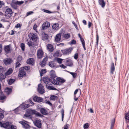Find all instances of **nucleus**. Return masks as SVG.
Masks as SVG:
<instances>
[{"instance_id":"f257e3e1","label":"nucleus","mask_w":129,"mask_h":129,"mask_svg":"<svg viewBox=\"0 0 129 129\" xmlns=\"http://www.w3.org/2000/svg\"><path fill=\"white\" fill-rule=\"evenodd\" d=\"M50 77L49 78L45 77L43 78V80L44 82L46 84H48V85H51L52 82L55 80V79L56 77L55 71L53 70H51L50 73Z\"/></svg>"},{"instance_id":"f03ea898","label":"nucleus","mask_w":129,"mask_h":129,"mask_svg":"<svg viewBox=\"0 0 129 129\" xmlns=\"http://www.w3.org/2000/svg\"><path fill=\"white\" fill-rule=\"evenodd\" d=\"M53 82H52L53 84L56 85H61L62 83H64L66 80L63 78H61L60 77H57L56 79L54 80Z\"/></svg>"},{"instance_id":"7ed1b4c3","label":"nucleus","mask_w":129,"mask_h":129,"mask_svg":"<svg viewBox=\"0 0 129 129\" xmlns=\"http://www.w3.org/2000/svg\"><path fill=\"white\" fill-rule=\"evenodd\" d=\"M29 38L31 40L34 42L37 41L38 39V36L35 33H31L29 35Z\"/></svg>"},{"instance_id":"20e7f679","label":"nucleus","mask_w":129,"mask_h":129,"mask_svg":"<svg viewBox=\"0 0 129 129\" xmlns=\"http://www.w3.org/2000/svg\"><path fill=\"white\" fill-rule=\"evenodd\" d=\"M44 86L41 84H39L38 87V91L39 93L41 94H43L45 93V91L43 89Z\"/></svg>"},{"instance_id":"39448f33","label":"nucleus","mask_w":129,"mask_h":129,"mask_svg":"<svg viewBox=\"0 0 129 129\" xmlns=\"http://www.w3.org/2000/svg\"><path fill=\"white\" fill-rule=\"evenodd\" d=\"M13 13L12 10L10 8H8L6 9L5 12V16H8L9 17H11Z\"/></svg>"},{"instance_id":"423d86ee","label":"nucleus","mask_w":129,"mask_h":129,"mask_svg":"<svg viewBox=\"0 0 129 129\" xmlns=\"http://www.w3.org/2000/svg\"><path fill=\"white\" fill-rule=\"evenodd\" d=\"M50 26V23L46 21L42 25V29L43 30H45L48 28Z\"/></svg>"},{"instance_id":"0eeeda50","label":"nucleus","mask_w":129,"mask_h":129,"mask_svg":"<svg viewBox=\"0 0 129 129\" xmlns=\"http://www.w3.org/2000/svg\"><path fill=\"white\" fill-rule=\"evenodd\" d=\"M73 50L72 48H69L67 49H66L61 51L62 53L64 55H67L70 53Z\"/></svg>"},{"instance_id":"6e6552de","label":"nucleus","mask_w":129,"mask_h":129,"mask_svg":"<svg viewBox=\"0 0 129 129\" xmlns=\"http://www.w3.org/2000/svg\"><path fill=\"white\" fill-rule=\"evenodd\" d=\"M49 65L50 67L53 69L59 67L56 64L55 62L53 61H51L49 62Z\"/></svg>"},{"instance_id":"1a4fd4ad","label":"nucleus","mask_w":129,"mask_h":129,"mask_svg":"<svg viewBox=\"0 0 129 129\" xmlns=\"http://www.w3.org/2000/svg\"><path fill=\"white\" fill-rule=\"evenodd\" d=\"M64 62L65 64L68 66L71 67L73 65V63L72 60L70 59H64Z\"/></svg>"},{"instance_id":"9d476101","label":"nucleus","mask_w":129,"mask_h":129,"mask_svg":"<svg viewBox=\"0 0 129 129\" xmlns=\"http://www.w3.org/2000/svg\"><path fill=\"white\" fill-rule=\"evenodd\" d=\"M40 120L35 119L34 122V124L39 128L41 127V123Z\"/></svg>"},{"instance_id":"9b49d317","label":"nucleus","mask_w":129,"mask_h":129,"mask_svg":"<svg viewBox=\"0 0 129 129\" xmlns=\"http://www.w3.org/2000/svg\"><path fill=\"white\" fill-rule=\"evenodd\" d=\"M10 45L4 46V50L5 52L7 53H9L11 52V49L10 48Z\"/></svg>"},{"instance_id":"f8f14e48","label":"nucleus","mask_w":129,"mask_h":129,"mask_svg":"<svg viewBox=\"0 0 129 129\" xmlns=\"http://www.w3.org/2000/svg\"><path fill=\"white\" fill-rule=\"evenodd\" d=\"M0 125L1 127L4 128H7L10 126L9 122L2 123V122L0 121Z\"/></svg>"},{"instance_id":"ddd939ff","label":"nucleus","mask_w":129,"mask_h":129,"mask_svg":"<svg viewBox=\"0 0 129 129\" xmlns=\"http://www.w3.org/2000/svg\"><path fill=\"white\" fill-rule=\"evenodd\" d=\"M19 123L22 125L23 127L24 128L28 129L30 127V126L23 121H20L19 122Z\"/></svg>"},{"instance_id":"4468645a","label":"nucleus","mask_w":129,"mask_h":129,"mask_svg":"<svg viewBox=\"0 0 129 129\" xmlns=\"http://www.w3.org/2000/svg\"><path fill=\"white\" fill-rule=\"evenodd\" d=\"M78 36L80 39V40L81 42L84 50H86L85 42L84 39L82 38L80 34H78Z\"/></svg>"},{"instance_id":"2eb2a0df","label":"nucleus","mask_w":129,"mask_h":129,"mask_svg":"<svg viewBox=\"0 0 129 129\" xmlns=\"http://www.w3.org/2000/svg\"><path fill=\"white\" fill-rule=\"evenodd\" d=\"M43 54V52L41 50H38L37 52V55L38 58L39 59L41 58Z\"/></svg>"},{"instance_id":"dca6fc26","label":"nucleus","mask_w":129,"mask_h":129,"mask_svg":"<svg viewBox=\"0 0 129 129\" xmlns=\"http://www.w3.org/2000/svg\"><path fill=\"white\" fill-rule=\"evenodd\" d=\"M33 100L34 101L39 103L42 102L43 101L42 98L37 96H35L34 97Z\"/></svg>"},{"instance_id":"f3484780","label":"nucleus","mask_w":129,"mask_h":129,"mask_svg":"<svg viewBox=\"0 0 129 129\" xmlns=\"http://www.w3.org/2000/svg\"><path fill=\"white\" fill-rule=\"evenodd\" d=\"M27 63L28 64H31L34 65V58H32L28 59L27 60Z\"/></svg>"},{"instance_id":"a211bd4d","label":"nucleus","mask_w":129,"mask_h":129,"mask_svg":"<svg viewBox=\"0 0 129 129\" xmlns=\"http://www.w3.org/2000/svg\"><path fill=\"white\" fill-rule=\"evenodd\" d=\"M47 61V59L46 58H44L42 61L41 62L40 64L42 67L45 66L46 65V62Z\"/></svg>"},{"instance_id":"6ab92c4d","label":"nucleus","mask_w":129,"mask_h":129,"mask_svg":"<svg viewBox=\"0 0 129 129\" xmlns=\"http://www.w3.org/2000/svg\"><path fill=\"white\" fill-rule=\"evenodd\" d=\"M47 48L48 50L50 52H53L54 50L53 46L51 44H48L47 46Z\"/></svg>"},{"instance_id":"aec40b11","label":"nucleus","mask_w":129,"mask_h":129,"mask_svg":"<svg viewBox=\"0 0 129 129\" xmlns=\"http://www.w3.org/2000/svg\"><path fill=\"white\" fill-rule=\"evenodd\" d=\"M40 111L42 114L44 115H47L48 114L47 111L44 108H41L40 109Z\"/></svg>"},{"instance_id":"412c9836","label":"nucleus","mask_w":129,"mask_h":129,"mask_svg":"<svg viewBox=\"0 0 129 129\" xmlns=\"http://www.w3.org/2000/svg\"><path fill=\"white\" fill-rule=\"evenodd\" d=\"M52 28L55 30H57L59 28V25L58 23H55L52 26Z\"/></svg>"},{"instance_id":"4be33fe9","label":"nucleus","mask_w":129,"mask_h":129,"mask_svg":"<svg viewBox=\"0 0 129 129\" xmlns=\"http://www.w3.org/2000/svg\"><path fill=\"white\" fill-rule=\"evenodd\" d=\"M13 72L12 69L11 68H10L5 73V75L6 76L9 75L12 73Z\"/></svg>"},{"instance_id":"5701e85b","label":"nucleus","mask_w":129,"mask_h":129,"mask_svg":"<svg viewBox=\"0 0 129 129\" xmlns=\"http://www.w3.org/2000/svg\"><path fill=\"white\" fill-rule=\"evenodd\" d=\"M115 70V68L114 63L112 62L111 64L110 69V73L111 74H112L113 73Z\"/></svg>"},{"instance_id":"b1692460","label":"nucleus","mask_w":129,"mask_h":129,"mask_svg":"<svg viewBox=\"0 0 129 129\" xmlns=\"http://www.w3.org/2000/svg\"><path fill=\"white\" fill-rule=\"evenodd\" d=\"M99 4L104 8L105 6V3L104 0H99Z\"/></svg>"},{"instance_id":"393cba45","label":"nucleus","mask_w":129,"mask_h":129,"mask_svg":"<svg viewBox=\"0 0 129 129\" xmlns=\"http://www.w3.org/2000/svg\"><path fill=\"white\" fill-rule=\"evenodd\" d=\"M4 62L6 65L10 64L12 62V60L10 59H7L4 60Z\"/></svg>"},{"instance_id":"a878e982","label":"nucleus","mask_w":129,"mask_h":129,"mask_svg":"<svg viewBox=\"0 0 129 129\" xmlns=\"http://www.w3.org/2000/svg\"><path fill=\"white\" fill-rule=\"evenodd\" d=\"M5 92L8 95H9L12 92V90L11 88L7 87L5 89Z\"/></svg>"},{"instance_id":"bb28decb","label":"nucleus","mask_w":129,"mask_h":129,"mask_svg":"<svg viewBox=\"0 0 129 129\" xmlns=\"http://www.w3.org/2000/svg\"><path fill=\"white\" fill-rule=\"evenodd\" d=\"M48 84H46V88L50 90H56L57 89L52 86H50V85H48Z\"/></svg>"},{"instance_id":"cd10ccee","label":"nucleus","mask_w":129,"mask_h":129,"mask_svg":"<svg viewBox=\"0 0 129 129\" xmlns=\"http://www.w3.org/2000/svg\"><path fill=\"white\" fill-rule=\"evenodd\" d=\"M61 39V36L60 34H58L56 35L55 38V40L56 42L60 41Z\"/></svg>"},{"instance_id":"c85d7f7f","label":"nucleus","mask_w":129,"mask_h":129,"mask_svg":"<svg viewBox=\"0 0 129 129\" xmlns=\"http://www.w3.org/2000/svg\"><path fill=\"white\" fill-rule=\"evenodd\" d=\"M24 104L23 103L22 104H21L19 106V107H20L21 106H22V108L21 107V108H23L24 109H25L27 108H28V107H29V105L28 104H25L24 105Z\"/></svg>"},{"instance_id":"c756f323","label":"nucleus","mask_w":129,"mask_h":129,"mask_svg":"<svg viewBox=\"0 0 129 129\" xmlns=\"http://www.w3.org/2000/svg\"><path fill=\"white\" fill-rule=\"evenodd\" d=\"M0 81H2L5 78H6V76L5 75H4L3 73H0Z\"/></svg>"},{"instance_id":"7c9ffc66","label":"nucleus","mask_w":129,"mask_h":129,"mask_svg":"<svg viewBox=\"0 0 129 129\" xmlns=\"http://www.w3.org/2000/svg\"><path fill=\"white\" fill-rule=\"evenodd\" d=\"M125 118L127 122L129 123V113H127L125 114Z\"/></svg>"},{"instance_id":"2f4dec72","label":"nucleus","mask_w":129,"mask_h":129,"mask_svg":"<svg viewBox=\"0 0 129 129\" xmlns=\"http://www.w3.org/2000/svg\"><path fill=\"white\" fill-rule=\"evenodd\" d=\"M11 5V6L15 9H16L17 8L18 6L16 2L12 3Z\"/></svg>"},{"instance_id":"473e14b6","label":"nucleus","mask_w":129,"mask_h":129,"mask_svg":"<svg viewBox=\"0 0 129 129\" xmlns=\"http://www.w3.org/2000/svg\"><path fill=\"white\" fill-rule=\"evenodd\" d=\"M42 39L43 40H47L48 38V35L45 33L42 34Z\"/></svg>"},{"instance_id":"72a5a7b5","label":"nucleus","mask_w":129,"mask_h":129,"mask_svg":"<svg viewBox=\"0 0 129 129\" xmlns=\"http://www.w3.org/2000/svg\"><path fill=\"white\" fill-rule=\"evenodd\" d=\"M26 73L25 72L19 73L18 76L19 77L22 78L23 77L25 76Z\"/></svg>"},{"instance_id":"f704fd0d","label":"nucleus","mask_w":129,"mask_h":129,"mask_svg":"<svg viewBox=\"0 0 129 129\" xmlns=\"http://www.w3.org/2000/svg\"><path fill=\"white\" fill-rule=\"evenodd\" d=\"M27 44L28 46L29 47H33L34 45H35L34 44V42L30 41H28Z\"/></svg>"},{"instance_id":"c9c22d12","label":"nucleus","mask_w":129,"mask_h":129,"mask_svg":"<svg viewBox=\"0 0 129 129\" xmlns=\"http://www.w3.org/2000/svg\"><path fill=\"white\" fill-rule=\"evenodd\" d=\"M115 122V119H113L111 121V125L110 129H113Z\"/></svg>"},{"instance_id":"e433bc0d","label":"nucleus","mask_w":129,"mask_h":129,"mask_svg":"<svg viewBox=\"0 0 129 129\" xmlns=\"http://www.w3.org/2000/svg\"><path fill=\"white\" fill-rule=\"evenodd\" d=\"M15 81V80L12 79H10L8 82V84L9 85H11Z\"/></svg>"},{"instance_id":"4c0bfd02","label":"nucleus","mask_w":129,"mask_h":129,"mask_svg":"<svg viewBox=\"0 0 129 129\" xmlns=\"http://www.w3.org/2000/svg\"><path fill=\"white\" fill-rule=\"evenodd\" d=\"M63 36L65 38L68 39L70 37V34L68 33L64 34H63Z\"/></svg>"},{"instance_id":"58836bf2","label":"nucleus","mask_w":129,"mask_h":129,"mask_svg":"<svg viewBox=\"0 0 129 129\" xmlns=\"http://www.w3.org/2000/svg\"><path fill=\"white\" fill-rule=\"evenodd\" d=\"M58 97L57 96L55 95H53L51 96L50 97V100H51L54 101L55 100L57 99Z\"/></svg>"},{"instance_id":"ea45409f","label":"nucleus","mask_w":129,"mask_h":129,"mask_svg":"<svg viewBox=\"0 0 129 129\" xmlns=\"http://www.w3.org/2000/svg\"><path fill=\"white\" fill-rule=\"evenodd\" d=\"M20 47L22 51H24L25 50V46L24 43H22L20 45Z\"/></svg>"},{"instance_id":"a19ab883","label":"nucleus","mask_w":129,"mask_h":129,"mask_svg":"<svg viewBox=\"0 0 129 129\" xmlns=\"http://www.w3.org/2000/svg\"><path fill=\"white\" fill-rule=\"evenodd\" d=\"M89 126V124L88 123H86L83 125L84 129H87Z\"/></svg>"},{"instance_id":"79ce46f5","label":"nucleus","mask_w":129,"mask_h":129,"mask_svg":"<svg viewBox=\"0 0 129 129\" xmlns=\"http://www.w3.org/2000/svg\"><path fill=\"white\" fill-rule=\"evenodd\" d=\"M35 115L36 116H39L41 117H42L44 116L43 115H42L40 113L37 112L36 113Z\"/></svg>"},{"instance_id":"37998d69","label":"nucleus","mask_w":129,"mask_h":129,"mask_svg":"<svg viewBox=\"0 0 129 129\" xmlns=\"http://www.w3.org/2000/svg\"><path fill=\"white\" fill-rule=\"evenodd\" d=\"M46 71L45 69H42L41 70V71L40 72V75L41 76H42L43 75L46 73Z\"/></svg>"},{"instance_id":"c03bdc74","label":"nucleus","mask_w":129,"mask_h":129,"mask_svg":"<svg viewBox=\"0 0 129 129\" xmlns=\"http://www.w3.org/2000/svg\"><path fill=\"white\" fill-rule=\"evenodd\" d=\"M56 60L58 63L60 64L62 63L63 59L59 58H57Z\"/></svg>"},{"instance_id":"a18cd8bd","label":"nucleus","mask_w":129,"mask_h":129,"mask_svg":"<svg viewBox=\"0 0 129 129\" xmlns=\"http://www.w3.org/2000/svg\"><path fill=\"white\" fill-rule=\"evenodd\" d=\"M16 2V4H17V5H21L24 3V2L23 1H17Z\"/></svg>"},{"instance_id":"49530a36","label":"nucleus","mask_w":129,"mask_h":129,"mask_svg":"<svg viewBox=\"0 0 129 129\" xmlns=\"http://www.w3.org/2000/svg\"><path fill=\"white\" fill-rule=\"evenodd\" d=\"M69 72L71 74L74 78H75L77 74L76 73L71 72Z\"/></svg>"},{"instance_id":"de8ad7c7","label":"nucleus","mask_w":129,"mask_h":129,"mask_svg":"<svg viewBox=\"0 0 129 129\" xmlns=\"http://www.w3.org/2000/svg\"><path fill=\"white\" fill-rule=\"evenodd\" d=\"M5 71L4 68L0 66V73H3Z\"/></svg>"},{"instance_id":"09e8293b","label":"nucleus","mask_w":129,"mask_h":129,"mask_svg":"<svg viewBox=\"0 0 129 129\" xmlns=\"http://www.w3.org/2000/svg\"><path fill=\"white\" fill-rule=\"evenodd\" d=\"M22 59V57L20 55L19 56L17 57V61L20 62Z\"/></svg>"},{"instance_id":"8fccbe9b","label":"nucleus","mask_w":129,"mask_h":129,"mask_svg":"<svg viewBox=\"0 0 129 129\" xmlns=\"http://www.w3.org/2000/svg\"><path fill=\"white\" fill-rule=\"evenodd\" d=\"M72 23L73 24L74 26L76 29L77 30H78L79 29L77 27V24L74 21H73L72 22Z\"/></svg>"},{"instance_id":"3c124183","label":"nucleus","mask_w":129,"mask_h":129,"mask_svg":"<svg viewBox=\"0 0 129 129\" xmlns=\"http://www.w3.org/2000/svg\"><path fill=\"white\" fill-rule=\"evenodd\" d=\"M31 113V114H36V113L37 111H36L35 110H31L29 111Z\"/></svg>"},{"instance_id":"603ef678","label":"nucleus","mask_w":129,"mask_h":129,"mask_svg":"<svg viewBox=\"0 0 129 129\" xmlns=\"http://www.w3.org/2000/svg\"><path fill=\"white\" fill-rule=\"evenodd\" d=\"M43 11L44 12L48 13L50 14L52 13V12L51 11L48 10L44 9H43Z\"/></svg>"},{"instance_id":"864d4df0","label":"nucleus","mask_w":129,"mask_h":129,"mask_svg":"<svg viewBox=\"0 0 129 129\" xmlns=\"http://www.w3.org/2000/svg\"><path fill=\"white\" fill-rule=\"evenodd\" d=\"M45 103L46 104H48L50 106H52V104L50 103V102L49 101H47V100H46Z\"/></svg>"},{"instance_id":"5fc2aeb1","label":"nucleus","mask_w":129,"mask_h":129,"mask_svg":"<svg viewBox=\"0 0 129 129\" xmlns=\"http://www.w3.org/2000/svg\"><path fill=\"white\" fill-rule=\"evenodd\" d=\"M24 69L25 70H29L30 69V67L29 66H25L23 67Z\"/></svg>"},{"instance_id":"6e6d98bb","label":"nucleus","mask_w":129,"mask_h":129,"mask_svg":"<svg viewBox=\"0 0 129 129\" xmlns=\"http://www.w3.org/2000/svg\"><path fill=\"white\" fill-rule=\"evenodd\" d=\"M21 64L19 63V62L17 61L16 63V66L15 68H17L20 67Z\"/></svg>"},{"instance_id":"4d7b16f0","label":"nucleus","mask_w":129,"mask_h":129,"mask_svg":"<svg viewBox=\"0 0 129 129\" xmlns=\"http://www.w3.org/2000/svg\"><path fill=\"white\" fill-rule=\"evenodd\" d=\"M61 114H62V121H63V118L64 117V110H62L61 111Z\"/></svg>"},{"instance_id":"13d9d810","label":"nucleus","mask_w":129,"mask_h":129,"mask_svg":"<svg viewBox=\"0 0 129 129\" xmlns=\"http://www.w3.org/2000/svg\"><path fill=\"white\" fill-rule=\"evenodd\" d=\"M4 117V116L3 114L0 113V120H2Z\"/></svg>"},{"instance_id":"bf43d9fd","label":"nucleus","mask_w":129,"mask_h":129,"mask_svg":"<svg viewBox=\"0 0 129 129\" xmlns=\"http://www.w3.org/2000/svg\"><path fill=\"white\" fill-rule=\"evenodd\" d=\"M24 70H25L23 67L20 68L19 69V73L25 72L24 71Z\"/></svg>"},{"instance_id":"052dcab7","label":"nucleus","mask_w":129,"mask_h":129,"mask_svg":"<svg viewBox=\"0 0 129 129\" xmlns=\"http://www.w3.org/2000/svg\"><path fill=\"white\" fill-rule=\"evenodd\" d=\"M74 58L75 59H77L78 58V54L77 53H75L74 55Z\"/></svg>"},{"instance_id":"680f3d73","label":"nucleus","mask_w":129,"mask_h":129,"mask_svg":"<svg viewBox=\"0 0 129 129\" xmlns=\"http://www.w3.org/2000/svg\"><path fill=\"white\" fill-rule=\"evenodd\" d=\"M33 13V11H29L26 14V15L28 16L32 14Z\"/></svg>"},{"instance_id":"e2e57ef3","label":"nucleus","mask_w":129,"mask_h":129,"mask_svg":"<svg viewBox=\"0 0 129 129\" xmlns=\"http://www.w3.org/2000/svg\"><path fill=\"white\" fill-rule=\"evenodd\" d=\"M9 127L10 128V129H17L16 126H14L13 125H10Z\"/></svg>"},{"instance_id":"0e129e2a","label":"nucleus","mask_w":129,"mask_h":129,"mask_svg":"<svg viewBox=\"0 0 129 129\" xmlns=\"http://www.w3.org/2000/svg\"><path fill=\"white\" fill-rule=\"evenodd\" d=\"M76 42L75 40L74 39L72 40L71 44H75L76 43Z\"/></svg>"},{"instance_id":"69168bd1","label":"nucleus","mask_w":129,"mask_h":129,"mask_svg":"<svg viewBox=\"0 0 129 129\" xmlns=\"http://www.w3.org/2000/svg\"><path fill=\"white\" fill-rule=\"evenodd\" d=\"M6 98V96L4 95L0 96V100H4Z\"/></svg>"},{"instance_id":"338daca9","label":"nucleus","mask_w":129,"mask_h":129,"mask_svg":"<svg viewBox=\"0 0 129 129\" xmlns=\"http://www.w3.org/2000/svg\"><path fill=\"white\" fill-rule=\"evenodd\" d=\"M69 126V124H66L64 125L63 129H68Z\"/></svg>"},{"instance_id":"774afa93","label":"nucleus","mask_w":129,"mask_h":129,"mask_svg":"<svg viewBox=\"0 0 129 129\" xmlns=\"http://www.w3.org/2000/svg\"><path fill=\"white\" fill-rule=\"evenodd\" d=\"M60 67L61 68H62L63 69H65L67 68V67H66V66H65L64 64H62L60 66Z\"/></svg>"}]
</instances>
